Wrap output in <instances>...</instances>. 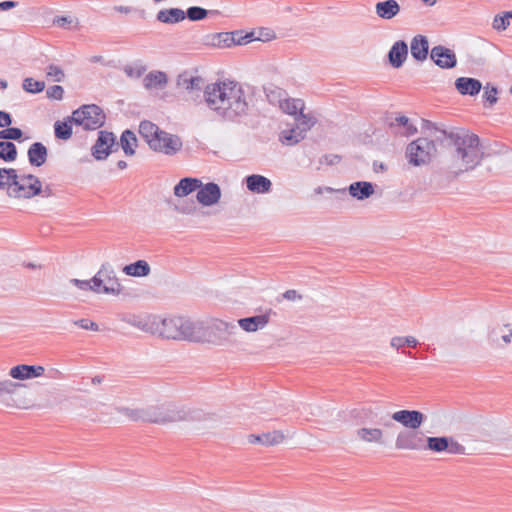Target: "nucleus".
Instances as JSON below:
<instances>
[{"label":"nucleus","instance_id":"obj_1","mask_svg":"<svg viewBox=\"0 0 512 512\" xmlns=\"http://www.w3.org/2000/svg\"><path fill=\"white\" fill-rule=\"evenodd\" d=\"M424 127L432 130L433 139L420 137L406 148V158L413 166L426 165L436 153L435 142L448 149V158L441 171L434 174L436 188H445L460 175L474 170L482 161L484 152L478 135L463 128L442 129L425 121Z\"/></svg>","mask_w":512,"mask_h":512},{"label":"nucleus","instance_id":"obj_2","mask_svg":"<svg viewBox=\"0 0 512 512\" xmlns=\"http://www.w3.org/2000/svg\"><path fill=\"white\" fill-rule=\"evenodd\" d=\"M203 97L207 106L224 120L236 121L247 114L245 91L237 82L222 81L207 85Z\"/></svg>","mask_w":512,"mask_h":512},{"label":"nucleus","instance_id":"obj_3","mask_svg":"<svg viewBox=\"0 0 512 512\" xmlns=\"http://www.w3.org/2000/svg\"><path fill=\"white\" fill-rule=\"evenodd\" d=\"M145 422L166 424L179 421H205L210 414L198 408L178 407L173 404L150 405L144 407Z\"/></svg>","mask_w":512,"mask_h":512},{"label":"nucleus","instance_id":"obj_4","mask_svg":"<svg viewBox=\"0 0 512 512\" xmlns=\"http://www.w3.org/2000/svg\"><path fill=\"white\" fill-rule=\"evenodd\" d=\"M93 292L119 295L123 287L120 284L113 267L104 263L98 272L92 277Z\"/></svg>","mask_w":512,"mask_h":512},{"label":"nucleus","instance_id":"obj_5","mask_svg":"<svg viewBox=\"0 0 512 512\" xmlns=\"http://www.w3.org/2000/svg\"><path fill=\"white\" fill-rule=\"evenodd\" d=\"M72 120L85 130H96L104 125L105 114L98 105H83L73 111Z\"/></svg>","mask_w":512,"mask_h":512},{"label":"nucleus","instance_id":"obj_6","mask_svg":"<svg viewBox=\"0 0 512 512\" xmlns=\"http://www.w3.org/2000/svg\"><path fill=\"white\" fill-rule=\"evenodd\" d=\"M207 334L210 335L208 344L223 346L230 342V336L235 334L237 327L233 322H226L221 319L206 321Z\"/></svg>","mask_w":512,"mask_h":512},{"label":"nucleus","instance_id":"obj_7","mask_svg":"<svg viewBox=\"0 0 512 512\" xmlns=\"http://www.w3.org/2000/svg\"><path fill=\"white\" fill-rule=\"evenodd\" d=\"M9 190V197L31 199L42 193V183L33 174L18 175L17 183Z\"/></svg>","mask_w":512,"mask_h":512},{"label":"nucleus","instance_id":"obj_8","mask_svg":"<svg viewBox=\"0 0 512 512\" xmlns=\"http://www.w3.org/2000/svg\"><path fill=\"white\" fill-rule=\"evenodd\" d=\"M425 443V449L436 453L447 452L453 455L466 454V448L453 437H427Z\"/></svg>","mask_w":512,"mask_h":512},{"label":"nucleus","instance_id":"obj_9","mask_svg":"<svg viewBox=\"0 0 512 512\" xmlns=\"http://www.w3.org/2000/svg\"><path fill=\"white\" fill-rule=\"evenodd\" d=\"M118 146L114 133L102 130L98 132V138L91 148V153L96 160H105L113 152V148L117 150Z\"/></svg>","mask_w":512,"mask_h":512},{"label":"nucleus","instance_id":"obj_10","mask_svg":"<svg viewBox=\"0 0 512 512\" xmlns=\"http://www.w3.org/2000/svg\"><path fill=\"white\" fill-rule=\"evenodd\" d=\"M426 438L417 429L403 430L398 433L395 447L399 450H422L425 449Z\"/></svg>","mask_w":512,"mask_h":512},{"label":"nucleus","instance_id":"obj_11","mask_svg":"<svg viewBox=\"0 0 512 512\" xmlns=\"http://www.w3.org/2000/svg\"><path fill=\"white\" fill-rule=\"evenodd\" d=\"M185 317L165 318L159 321L158 334L167 339L184 340Z\"/></svg>","mask_w":512,"mask_h":512},{"label":"nucleus","instance_id":"obj_12","mask_svg":"<svg viewBox=\"0 0 512 512\" xmlns=\"http://www.w3.org/2000/svg\"><path fill=\"white\" fill-rule=\"evenodd\" d=\"M152 145H154L155 152L173 156L182 149L183 142L178 135H174L162 130L160 137L158 138V142H153Z\"/></svg>","mask_w":512,"mask_h":512},{"label":"nucleus","instance_id":"obj_13","mask_svg":"<svg viewBox=\"0 0 512 512\" xmlns=\"http://www.w3.org/2000/svg\"><path fill=\"white\" fill-rule=\"evenodd\" d=\"M184 340L195 343H206L210 335L207 334L206 321L186 318Z\"/></svg>","mask_w":512,"mask_h":512},{"label":"nucleus","instance_id":"obj_14","mask_svg":"<svg viewBox=\"0 0 512 512\" xmlns=\"http://www.w3.org/2000/svg\"><path fill=\"white\" fill-rule=\"evenodd\" d=\"M431 60L442 69H452L457 65V57L453 50L437 45L431 49Z\"/></svg>","mask_w":512,"mask_h":512},{"label":"nucleus","instance_id":"obj_15","mask_svg":"<svg viewBox=\"0 0 512 512\" xmlns=\"http://www.w3.org/2000/svg\"><path fill=\"white\" fill-rule=\"evenodd\" d=\"M391 418L411 430L418 429L423 424L425 415L418 410H399L394 412Z\"/></svg>","mask_w":512,"mask_h":512},{"label":"nucleus","instance_id":"obj_16","mask_svg":"<svg viewBox=\"0 0 512 512\" xmlns=\"http://www.w3.org/2000/svg\"><path fill=\"white\" fill-rule=\"evenodd\" d=\"M275 314L272 309H267L263 314L239 319L238 325L246 332H256L265 328L270 322L271 316Z\"/></svg>","mask_w":512,"mask_h":512},{"label":"nucleus","instance_id":"obj_17","mask_svg":"<svg viewBox=\"0 0 512 512\" xmlns=\"http://www.w3.org/2000/svg\"><path fill=\"white\" fill-rule=\"evenodd\" d=\"M197 201L203 206H212L219 202L221 198V189L218 184L209 182L203 184L197 189Z\"/></svg>","mask_w":512,"mask_h":512},{"label":"nucleus","instance_id":"obj_18","mask_svg":"<svg viewBox=\"0 0 512 512\" xmlns=\"http://www.w3.org/2000/svg\"><path fill=\"white\" fill-rule=\"evenodd\" d=\"M23 387H25L24 384L9 379L0 381V404L6 407H16L15 395Z\"/></svg>","mask_w":512,"mask_h":512},{"label":"nucleus","instance_id":"obj_19","mask_svg":"<svg viewBox=\"0 0 512 512\" xmlns=\"http://www.w3.org/2000/svg\"><path fill=\"white\" fill-rule=\"evenodd\" d=\"M45 368L40 365L20 364L12 367L9 371L10 377L16 380H27L44 375Z\"/></svg>","mask_w":512,"mask_h":512},{"label":"nucleus","instance_id":"obj_20","mask_svg":"<svg viewBox=\"0 0 512 512\" xmlns=\"http://www.w3.org/2000/svg\"><path fill=\"white\" fill-rule=\"evenodd\" d=\"M407 56L408 45L404 40L396 41L387 54L389 64L396 69L403 66Z\"/></svg>","mask_w":512,"mask_h":512},{"label":"nucleus","instance_id":"obj_21","mask_svg":"<svg viewBox=\"0 0 512 512\" xmlns=\"http://www.w3.org/2000/svg\"><path fill=\"white\" fill-rule=\"evenodd\" d=\"M410 51L412 57L416 61L423 62L426 60L429 53V42L427 37L420 34L414 36L411 40Z\"/></svg>","mask_w":512,"mask_h":512},{"label":"nucleus","instance_id":"obj_22","mask_svg":"<svg viewBox=\"0 0 512 512\" xmlns=\"http://www.w3.org/2000/svg\"><path fill=\"white\" fill-rule=\"evenodd\" d=\"M204 80L200 76H190L188 73L180 74L177 78V86L189 93H199L202 91Z\"/></svg>","mask_w":512,"mask_h":512},{"label":"nucleus","instance_id":"obj_23","mask_svg":"<svg viewBox=\"0 0 512 512\" xmlns=\"http://www.w3.org/2000/svg\"><path fill=\"white\" fill-rule=\"evenodd\" d=\"M234 36L230 32L207 34L203 38V44L214 48H228L233 45Z\"/></svg>","mask_w":512,"mask_h":512},{"label":"nucleus","instance_id":"obj_24","mask_svg":"<svg viewBox=\"0 0 512 512\" xmlns=\"http://www.w3.org/2000/svg\"><path fill=\"white\" fill-rule=\"evenodd\" d=\"M127 323L133 327L138 328L139 330L156 334L159 330V321H157L156 317L146 316V317H138L133 316L127 320Z\"/></svg>","mask_w":512,"mask_h":512},{"label":"nucleus","instance_id":"obj_25","mask_svg":"<svg viewBox=\"0 0 512 512\" xmlns=\"http://www.w3.org/2000/svg\"><path fill=\"white\" fill-rule=\"evenodd\" d=\"M247 189L253 193L264 194L271 190V181L262 175L252 174L246 177Z\"/></svg>","mask_w":512,"mask_h":512},{"label":"nucleus","instance_id":"obj_26","mask_svg":"<svg viewBox=\"0 0 512 512\" xmlns=\"http://www.w3.org/2000/svg\"><path fill=\"white\" fill-rule=\"evenodd\" d=\"M455 88L461 95H477L482 88V84L478 79L470 77H459L455 81Z\"/></svg>","mask_w":512,"mask_h":512},{"label":"nucleus","instance_id":"obj_27","mask_svg":"<svg viewBox=\"0 0 512 512\" xmlns=\"http://www.w3.org/2000/svg\"><path fill=\"white\" fill-rule=\"evenodd\" d=\"M27 156L31 166L40 167L47 160L48 149L43 143L34 142L28 148Z\"/></svg>","mask_w":512,"mask_h":512},{"label":"nucleus","instance_id":"obj_28","mask_svg":"<svg viewBox=\"0 0 512 512\" xmlns=\"http://www.w3.org/2000/svg\"><path fill=\"white\" fill-rule=\"evenodd\" d=\"M284 440V435L281 431L275 430L272 432L264 433L262 435L250 434L248 442L251 444L261 443L265 446H273L281 443Z\"/></svg>","mask_w":512,"mask_h":512},{"label":"nucleus","instance_id":"obj_29","mask_svg":"<svg viewBox=\"0 0 512 512\" xmlns=\"http://www.w3.org/2000/svg\"><path fill=\"white\" fill-rule=\"evenodd\" d=\"M201 185L202 181L198 178H182L174 187V195L177 197H185L196 191Z\"/></svg>","mask_w":512,"mask_h":512},{"label":"nucleus","instance_id":"obj_30","mask_svg":"<svg viewBox=\"0 0 512 512\" xmlns=\"http://www.w3.org/2000/svg\"><path fill=\"white\" fill-rule=\"evenodd\" d=\"M348 191L353 198L364 200L374 193V185L371 182L358 181L350 184Z\"/></svg>","mask_w":512,"mask_h":512},{"label":"nucleus","instance_id":"obj_31","mask_svg":"<svg viewBox=\"0 0 512 512\" xmlns=\"http://www.w3.org/2000/svg\"><path fill=\"white\" fill-rule=\"evenodd\" d=\"M375 11L380 18L390 20L399 13L400 5L396 0H386L378 2Z\"/></svg>","mask_w":512,"mask_h":512},{"label":"nucleus","instance_id":"obj_32","mask_svg":"<svg viewBox=\"0 0 512 512\" xmlns=\"http://www.w3.org/2000/svg\"><path fill=\"white\" fill-rule=\"evenodd\" d=\"M357 437L366 443H377V444H384V432L380 428H359L356 431Z\"/></svg>","mask_w":512,"mask_h":512},{"label":"nucleus","instance_id":"obj_33","mask_svg":"<svg viewBox=\"0 0 512 512\" xmlns=\"http://www.w3.org/2000/svg\"><path fill=\"white\" fill-rule=\"evenodd\" d=\"M305 138V134L300 130V126H294L290 129L282 130L279 134V140L282 144L292 146Z\"/></svg>","mask_w":512,"mask_h":512},{"label":"nucleus","instance_id":"obj_34","mask_svg":"<svg viewBox=\"0 0 512 512\" xmlns=\"http://www.w3.org/2000/svg\"><path fill=\"white\" fill-rule=\"evenodd\" d=\"M157 20L162 23L174 24L186 18L185 12L179 8L163 9L157 13Z\"/></svg>","mask_w":512,"mask_h":512},{"label":"nucleus","instance_id":"obj_35","mask_svg":"<svg viewBox=\"0 0 512 512\" xmlns=\"http://www.w3.org/2000/svg\"><path fill=\"white\" fill-rule=\"evenodd\" d=\"M167 82V75L161 71L150 72L143 79V84L146 89H163Z\"/></svg>","mask_w":512,"mask_h":512},{"label":"nucleus","instance_id":"obj_36","mask_svg":"<svg viewBox=\"0 0 512 512\" xmlns=\"http://www.w3.org/2000/svg\"><path fill=\"white\" fill-rule=\"evenodd\" d=\"M150 266L145 260H137L134 263L124 266L123 272L128 276L145 277L150 274Z\"/></svg>","mask_w":512,"mask_h":512},{"label":"nucleus","instance_id":"obj_37","mask_svg":"<svg viewBox=\"0 0 512 512\" xmlns=\"http://www.w3.org/2000/svg\"><path fill=\"white\" fill-rule=\"evenodd\" d=\"M18 173L13 168H0V190H6L9 196V190H13L17 183Z\"/></svg>","mask_w":512,"mask_h":512},{"label":"nucleus","instance_id":"obj_38","mask_svg":"<svg viewBox=\"0 0 512 512\" xmlns=\"http://www.w3.org/2000/svg\"><path fill=\"white\" fill-rule=\"evenodd\" d=\"M264 93L268 102L272 105L279 106L282 101L286 99L288 93L281 87H278L274 84H268L264 86Z\"/></svg>","mask_w":512,"mask_h":512},{"label":"nucleus","instance_id":"obj_39","mask_svg":"<svg viewBox=\"0 0 512 512\" xmlns=\"http://www.w3.org/2000/svg\"><path fill=\"white\" fill-rule=\"evenodd\" d=\"M137 142L136 135L133 131L127 129L122 132L120 137V146L126 156H133L135 154Z\"/></svg>","mask_w":512,"mask_h":512},{"label":"nucleus","instance_id":"obj_40","mask_svg":"<svg viewBox=\"0 0 512 512\" xmlns=\"http://www.w3.org/2000/svg\"><path fill=\"white\" fill-rule=\"evenodd\" d=\"M279 108L289 115L297 116L300 111H304L305 103L302 99L289 98L288 95L286 99L281 102Z\"/></svg>","mask_w":512,"mask_h":512},{"label":"nucleus","instance_id":"obj_41","mask_svg":"<svg viewBox=\"0 0 512 512\" xmlns=\"http://www.w3.org/2000/svg\"><path fill=\"white\" fill-rule=\"evenodd\" d=\"M72 116L64 121H56L54 124L55 137L60 140H68L72 136Z\"/></svg>","mask_w":512,"mask_h":512},{"label":"nucleus","instance_id":"obj_42","mask_svg":"<svg viewBox=\"0 0 512 512\" xmlns=\"http://www.w3.org/2000/svg\"><path fill=\"white\" fill-rule=\"evenodd\" d=\"M505 330L504 325H495L489 327L487 340L491 347L494 348H502L504 345L502 344L501 335Z\"/></svg>","mask_w":512,"mask_h":512},{"label":"nucleus","instance_id":"obj_43","mask_svg":"<svg viewBox=\"0 0 512 512\" xmlns=\"http://www.w3.org/2000/svg\"><path fill=\"white\" fill-rule=\"evenodd\" d=\"M17 158V148L10 141H0V159L5 162H13Z\"/></svg>","mask_w":512,"mask_h":512},{"label":"nucleus","instance_id":"obj_44","mask_svg":"<svg viewBox=\"0 0 512 512\" xmlns=\"http://www.w3.org/2000/svg\"><path fill=\"white\" fill-rule=\"evenodd\" d=\"M389 126L391 128L396 127V126L403 127L404 128L403 133L407 136L413 135L414 133L417 132L416 127L410 123L409 118L406 116H403V115L395 117L394 120L389 123Z\"/></svg>","mask_w":512,"mask_h":512},{"label":"nucleus","instance_id":"obj_45","mask_svg":"<svg viewBox=\"0 0 512 512\" xmlns=\"http://www.w3.org/2000/svg\"><path fill=\"white\" fill-rule=\"evenodd\" d=\"M296 126H300V130L306 135L307 131H309L315 124L316 118L310 114H304L303 111L299 112V115L295 117Z\"/></svg>","mask_w":512,"mask_h":512},{"label":"nucleus","instance_id":"obj_46","mask_svg":"<svg viewBox=\"0 0 512 512\" xmlns=\"http://www.w3.org/2000/svg\"><path fill=\"white\" fill-rule=\"evenodd\" d=\"M117 412L126 416L127 418H129L132 421L145 422L144 407H142V408L119 407V408H117Z\"/></svg>","mask_w":512,"mask_h":512},{"label":"nucleus","instance_id":"obj_47","mask_svg":"<svg viewBox=\"0 0 512 512\" xmlns=\"http://www.w3.org/2000/svg\"><path fill=\"white\" fill-rule=\"evenodd\" d=\"M22 87L24 91L36 94L42 92L45 89V82L37 81L32 77H27L23 80Z\"/></svg>","mask_w":512,"mask_h":512},{"label":"nucleus","instance_id":"obj_48","mask_svg":"<svg viewBox=\"0 0 512 512\" xmlns=\"http://www.w3.org/2000/svg\"><path fill=\"white\" fill-rule=\"evenodd\" d=\"M511 14L512 11H507L502 15H496L493 19L492 27L497 31L505 30L510 24V19H512Z\"/></svg>","mask_w":512,"mask_h":512},{"label":"nucleus","instance_id":"obj_49","mask_svg":"<svg viewBox=\"0 0 512 512\" xmlns=\"http://www.w3.org/2000/svg\"><path fill=\"white\" fill-rule=\"evenodd\" d=\"M23 132L20 128L8 126L6 129L0 131L1 140H20Z\"/></svg>","mask_w":512,"mask_h":512},{"label":"nucleus","instance_id":"obj_50","mask_svg":"<svg viewBox=\"0 0 512 512\" xmlns=\"http://www.w3.org/2000/svg\"><path fill=\"white\" fill-rule=\"evenodd\" d=\"M53 23L56 26L65 29H70L72 27L77 28L78 26V20L71 16H56L53 19Z\"/></svg>","mask_w":512,"mask_h":512},{"label":"nucleus","instance_id":"obj_51","mask_svg":"<svg viewBox=\"0 0 512 512\" xmlns=\"http://www.w3.org/2000/svg\"><path fill=\"white\" fill-rule=\"evenodd\" d=\"M185 15L191 21H199L208 15V11L199 6H192L187 9Z\"/></svg>","mask_w":512,"mask_h":512},{"label":"nucleus","instance_id":"obj_52","mask_svg":"<svg viewBox=\"0 0 512 512\" xmlns=\"http://www.w3.org/2000/svg\"><path fill=\"white\" fill-rule=\"evenodd\" d=\"M46 76L54 82H61L63 81L65 74L59 66L51 64L47 67Z\"/></svg>","mask_w":512,"mask_h":512},{"label":"nucleus","instance_id":"obj_53","mask_svg":"<svg viewBox=\"0 0 512 512\" xmlns=\"http://www.w3.org/2000/svg\"><path fill=\"white\" fill-rule=\"evenodd\" d=\"M155 127H158L155 123L143 120L139 125V134L143 139L148 138V135H151L155 131Z\"/></svg>","mask_w":512,"mask_h":512},{"label":"nucleus","instance_id":"obj_54","mask_svg":"<svg viewBox=\"0 0 512 512\" xmlns=\"http://www.w3.org/2000/svg\"><path fill=\"white\" fill-rule=\"evenodd\" d=\"M497 88L494 86H490L489 84L485 86L484 88V94L483 98L486 102L489 103L490 106L494 105L498 98H497Z\"/></svg>","mask_w":512,"mask_h":512},{"label":"nucleus","instance_id":"obj_55","mask_svg":"<svg viewBox=\"0 0 512 512\" xmlns=\"http://www.w3.org/2000/svg\"><path fill=\"white\" fill-rule=\"evenodd\" d=\"M46 95L49 99L62 100L64 95V89L60 85H53L46 90Z\"/></svg>","mask_w":512,"mask_h":512},{"label":"nucleus","instance_id":"obj_56","mask_svg":"<svg viewBox=\"0 0 512 512\" xmlns=\"http://www.w3.org/2000/svg\"><path fill=\"white\" fill-rule=\"evenodd\" d=\"M230 33L234 36L233 45L247 44L253 39V33H246L245 35H242V33L239 31Z\"/></svg>","mask_w":512,"mask_h":512},{"label":"nucleus","instance_id":"obj_57","mask_svg":"<svg viewBox=\"0 0 512 512\" xmlns=\"http://www.w3.org/2000/svg\"><path fill=\"white\" fill-rule=\"evenodd\" d=\"M75 325L79 326L80 328L82 329H85V330H91V331H98L99 330V326L96 322L94 321H91L89 319H79V320H75L73 322Z\"/></svg>","mask_w":512,"mask_h":512},{"label":"nucleus","instance_id":"obj_58","mask_svg":"<svg viewBox=\"0 0 512 512\" xmlns=\"http://www.w3.org/2000/svg\"><path fill=\"white\" fill-rule=\"evenodd\" d=\"M125 73L129 76V77H136V78H139L141 77L144 72L146 71V67L145 66H136V67H132V66H126L125 69H124Z\"/></svg>","mask_w":512,"mask_h":512},{"label":"nucleus","instance_id":"obj_59","mask_svg":"<svg viewBox=\"0 0 512 512\" xmlns=\"http://www.w3.org/2000/svg\"><path fill=\"white\" fill-rule=\"evenodd\" d=\"M70 282H71V284H73L74 286H76L77 288H79L81 290L93 291L92 279H90V280H80V279L73 278V279L70 280Z\"/></svg>","mask_w":512,"mask_h":512},{"label":"nucleus","instance_id":"obj_60","mask_svg":"<svg viewBox=\"0 0 512 512\" xmlns=\"http://www.w3.org/2000/svg\"><path fill=\"white\" fill-rule=\"evenodd\" d=\"M505 330L503 335H501V339L504 345H508L512 342V322L504 324Z\"/></svg>","mask_w":512,"mask_h":512},{"label":"nucleus","instance_id":"obj_61","mask_svg":"<svg viewBox=\"0 0 512 512\" xmlns=\"http://www.w3.org/2000/svg\"><path fill=\"white\" fill-rule=\"evenodd\" d=\"M162 132V130L159 128V127H155V131L153 133H151V135H148V138H145V142L148 144L149 148L152 149L154 151V143H157L158 142V138L160 137V133Z\"/></svg>","mask_w":512,"mask_h":512},{"label":"nucleus","instance_id":"obj_62","mask_svg":"<svg viewBox=\"0 0 512 512\" xmlns=\"http://www.w3.org/2000/svg\"><path fill=\"white\" fill-rule=\"evenodd\" d=\"M341 160V157L337 154H326L321 159V163H325L327 165H334L339 163Z\"/></svg>","mask_w":512,"mask_h":512},{"label":"nucleus","instance_id":"obj_63","mask_svg":"<svg viewBox=\"0 0 512 512\" xmlns=\"http://www.w3.org/2000/svg\"><path fill=\"white\" fill-rule=\"evenodd\" d=\"M12 116L10 113L0 110V127H8L12 124Z\"/></svg>","mask_w":512,"mask_h":512},{"label":"nucleus","instance_id":"obj_64","mask_svg":"<svg viewBox=\"0 0 512 512\" xmlns=\"http://www.w3.org/2000/svg\"><path fill=\"white\" fill-rule=\"evenodd\" d=\"M283 297L289 301H294L296 299H301L302 296L298 294V292L294 289L287 290L284 292Z\"/></svg>","mask_w":512,"mask_h":512}]
</instances>
